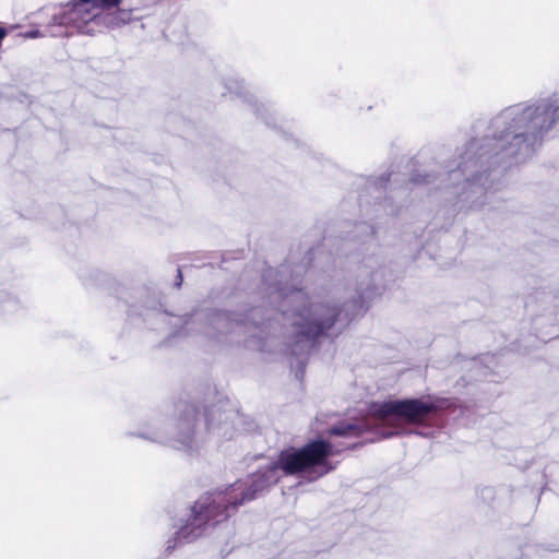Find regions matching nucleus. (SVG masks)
Here are the masks:
<instances>
[{
	"mask_svg": "<svg viewBox=\"0 0 559 559\" xmlns=\"http://www.w3.org/2000/svg\"><path fill=\"white\" fill-rule=\"evenodd\" d=\"M331 454V444L323 440L310 442L301 449L292 448L282 451L276 462L252 474L247 480L235 483L224 496H217L213 500L204 498L198 501L192 509L190 522L182 525L177 534L182 539L199 536L204 524L211 520L222 521L221 508L236 507L253 499L259 491L277 483L283 474L305 475L310 480L324 476L333 469L328 462Z\"/></svg>",
	"mask_w": 559,
	"mask_h": 559,
	"instance_id": "1",
	"label": "nucleus"
},
{
	"mask_svg": "<svg viewBox=\"0 0 559 559\" xmlns=\"http://www.w3.org/2000/svg\"><path fill=\"white\" fill-rule=\"evenodd\" d=\"M559 106L540 102L532 106H515L507 109L498 120L499 136L495 150L504 157L523 162L528 158L556 120Z\"/></svg>",
	"mask_w": 559,
	"mask_h": 559,
	"instance_id": "2",
	"label": "nucleus"
},
{
	"mask_svg": "<svg viewBox=\"0 0 559 559\" xmlns=\"http://www.w3.org/2000/svg\"><path fill=\"white\" fill-rule=\"evenodd\" d=\"M436 405L428 400H390L372 405L371 415L384 426L392 428L390 431H381L382 438H389L396 435L400 429V423L419 424L424 421Z\"/></svg>",
	"mask_w": 559,
	"mask_h": 559,
	"instance_id": "3",
	"label": "nucleus"
},
{
	"mask_svg": "<svg viewBox=\"0 0 559 559\" xmlns=\"http://www.w3.org/2000/svg\"><path fill=\"white\" fill-rule=\"evenodd\" d=\"M121 0H75L64 5L52 17V24L58 26H72L85 35L99 32L100 10L118 5Z\"/></svg>",
	"mask_w": 559,
	"mask_h": 559,
	"instance_id": "4",
	"label": "nucleus"
},
{
	"mask_svg": "<svg viewBox=\"0 0 559 559\" xmlns=\"http://www.w3.org/2000/svg\"><path fill=\"white\" fill-rule=\"evenodd\" d=\"M336 318V309L326 306H314L304 308L293 317V324L298 333L309 337L317 336L326 329H330Z\"/></svg>",
	"mask_w": 559,
	"mask_h": 559,
	"instance_id": "5",
	"label": "nucleus"
},
{
	"mask_svg": "<svg viewBox=\"0 0 559 559\" xmlns=\"http://www.w3.org/2000/svg\"><path fill=\"white\" fill-rule=\"evenodd\" d=\"M197 421V412L194 409L187 411L177 424V429L180 435V443L183 447L189 445L191 439V432L194 429Z\"/></svg>",
	"mask_w": 559,
	"mask_h": 559,
	"instance_id": "6",
	"label": "nucleus"
},
{
	"mask_svg": "<svg viewBox=\"0 0 559 559\" xmlns=\"http://www.w3.org/2000/svg\"><path fill=\"white\" fill-rule=\"evenodd\" d=\"M369 430V426L367 425H357V424H348L341 423L340 425L333 427L329 433L334 436H357L361 431Z\"/></svg>",
	"mask_w": 559,
	"mask_h": 559,
	"instance_id": "7",
	"label": "nucleus"
},
{
	"mask_svg": "<svg viewBox=\"0 0 559 559\" xmlns=\"http://www.w3.org/2000/svg\"><path fill=\"white\" fill-rule=\"evenodd\" d=\"M144 438H148L154 441H165L167 439V436L158 430H154L153 432H150L147 435H143Z\"/></svg>",
	"mask_w": 559,
	"mask_h": 559,
	"instance_id": "8",
	"label": "nucleus"
},
{
	"mask_svg": "<svg viewBox=\"0 0 559 559\" xmlns=\"http://www.w3.org/2000/svg\"><path fill=\"white\" fill-rule=\"evenodd\" d=\"M25 36L29 37V38H36V37L40 36V33H39V31H34V32L27 33Z\"/></svg>",
	"mask_w": 559,
	"mask_h": 559,
	"instance_id": "9",
	"label": "nucleus"
},
{
	"mask_svg": "<svg viewBox=\"0 0 559 559\" xmlns=\"http://www.w3.org/2000/svg\"><path fill=\"white\" fill-rule=\"evenodd\" d=\"M118 15H128V13L126 11H119Z\"/></svg>",
	"mask_w": 559,
	"mask_h": 559,
	"instance_id": "10",
	"label": "nucleus"
}]
</instances>
